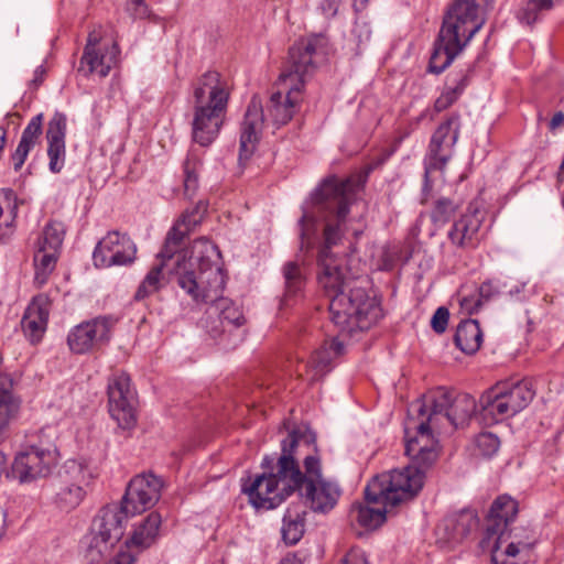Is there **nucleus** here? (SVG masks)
Wrapping results in <instances>:
<instances>
[{
    "label": "nucleus",
    "mask_w": 564,
    "mask_h": 564,
    "mask_svg": "<svg viewBox=\"0 0 564 564\" xmlns=\"http://www.w3.org/2000/svg\"><path fill=\"white\" fill-rule=\"evenodd\" d=\"M327 46L328 40L324 34H312L295 42L279 76V90L271 95L265 110L257 96L251 98L240 128V163L254 153L265 121L280 128L299 111L305 83L326 56Z\"/></svg>",
    "instance_id": "obj_1"
},
{
    "label": "nucleus",
    "mask_w": 564,
    "mask_h": 564,
    "mask_svg": "<svg viewBox=\"0 0 564 564\" xmlns=\"http://www.w3.org/2000/svg\"><path fill=\"white\" fill-rule=\"evenodd\" d=\"M354 191L351 178L339 180L336 176L325 178L316 187L310 198L302 205V217L299 220L301 249H310L324 223V246L318 254V284L330 301L333 295L344 293L358 280L345 275L340 260L330 253V248L341 238L346 217L349 213L350 196Z\"/></svg>",
    "instance_id": "obj_2"
},
{
    "label": "nucleus",
    "mask_w": 564,
    "mask_h": 564,
    "mask_svg": "<svg viewBox=\"0 0 564 564\" xmlns=\"http://www.w3.org/2000/svg\"><path fill=\"white\" fill-rule=\"evenodd\" d=\"M220 252L212 241L205 238L193 242L191 250L176 254L174 272L177 284L196 303H216L219 311L221 332L210 329L212 337L231 334L240 328L246 319L240 310L229 299L223 297L225 275L219 265Z\"/></svg>",
    "instance_id": "obj_3"
},
{
    "label": "nucleus",
    "mask_w": 564,
    "mask_h": 564,
    "mask_svg": "<svg viewBox=\"0 0 564 564\" xmlns=\"http://www.w3.org/2000/svg\"><path fill=\"white\" fill-rule=\"evenodd\" d=\"M417 414L420 422L410 420L404 429L405 453L411 458V464L373 477L367 485V495L371 499L402 503L413 499L422 490L426 471L438 456L434 433L444 430L430 424L429 413Z\"/></svg>",
    "instance_id": "obj_4"
},
{
    "label": "nucleus",
    "mask_w": 564,
    "mask_h": 564,
    "mask_svg": "<svg viewBox=\"0 0 564 564\" xmlns=\"http://www.w3.org/2000/svg\"><path fill=\"white\" fill-rule=\"evenodd\" d=\"M297 444L299 436L293 431L282 441V453L276 462L265 456L261 463L265 470L249 485L242 484V492L248 496L254 508L267 510L276 508L301 487L303 473L293 457V451Z\"/></svg>",
    "instance_id": "obj_5"
},
{
    "label": "nucleus",
    "mask_w": 564,
    "mask_h": 564,
    "mask_svg": "<svg viewBox=\"0 0 564 564\" xmlns=\"http://www.w3.org/2000/svg\"><path fill=\"white\" fill-rule=\"evenodd\" d=\"M494 0H454L447 9L443 24L430 58L431 73L441 74L468 45L473 36L485 24L481 9Z\"/></svg>",
    "instance_id": "obj_6"
},
{
    "label": "nucleus",
    "mask_w": 564,
    "mask_h": 564,
    "mask_svg": "<svg viewBox=\"0 0 564 564\" xmlns=\"http://www.w3.org/2000/svg\"><path fill=\"white\" fill-rule=\"evenodd\" d=\"M230 96L228 82L216 70H207L192 85V138L209 147L225 122Z\"/></svg>",
    "instance_id": "obj_7"
},
{
    "label": "nucleus",
    "mask_w": 564,
    "mask_h": 564,
    "mask_svg": "<svg viewBox=\"0 0 564 564\" xmlns=\"http://www.w3.org/2000/svg\"><path fill=\"white\" fill-rule=\"evenodd\" d=\"M330 319L340 333L352 335L369 329L382 316L379 299L360 285V281L329 302Z\"/></svg>",
    "instance_id": "obj_8"
},
{
    "label": "nucleus",
    "mask_w": 564,
    "mask_h": 564,
    "mask_svg": "<svg viewBox=\"0 0 564 564\" xmlns=\"http://www.w3.org/2000/svg\"><path fill=\"white\" fill-rule=\"evenodd\" d=\"M421 415L429 413V422L437 429L464 426L476 413L477 402L469 394H457L438 387L424 395L422 403L412 404Z\"/></svg>",
    "instance_id": "obj_9"
},
{
    "label": "nucleus",
    "mask_w": 564,
    "mask_h": 564,
    "mask_svg": "<svg viewBox=\"0 0 564 564\" xmlns=\"http://www.w3.org/2000/svg\"><path fill=\"white\" fill-rule=\"evenodd\" d=\"M518 511V502L507 495L499 496L490 507L482 543L491 550L492 564H517L519 547L509 542L508 527Z\"/></svg>",
    "instance_id": "obj_10"
},
{
    "label": "nucleus",
    "mask_w": 564,
    "mask_h": 564,
    "mask_svg": "<svg viewBox=\"0 0 564 564\" xmlns=\"http://www.w3.org/2000/svg\"><path fill=\"white\" fill-rule=\"evenodd\" d=\"M528 395L527 380L499 382L480 397L479 420L486 425H492L513 416L527 408Z\"/></svg>",
    "instance_id": "obj_11"
},
{
    "label": "nucleus",
    "mask_w": 564,
    "mask_h": 564,
    "mask_svg": "<svg viewBox=\"0 0 564 564\" xmlns=\"http://www.w3.org/2000/svg\"><path fill=\"white\" fill-rule=\"evenodd\" d=\"M303 480L297 491L301 492L305 505L315 513H327L333 510L341 497L339 484L322 475L321 459L316 455L304 458Z\"/></svg>",
    "instance_id": "obj_12"
},
{
    "label": "nucleus",
    "mask_w": 564,
    "mask_h": 564,
    "mask_svg": "<svg viewBox=\"0 0 564 564\" xmlns=\"http://www.w3.org/2000/svg\"><path fill=\"white\" fill-rule=\"evenodd\" d=\"M55 445H29L17 453L12 463V476L21 484H29L51 475L58 463Z\"/></svg>",
    "instance_id": "obj_13"
},
{
    "label": "nucleus",
    "mask_w": 564,
    "mask_h": 564,
    "mask_svg": "<svg viewBox=\"0 0 564 564\" xmlns=\"http://www.w3.org/2000/svg\"><path fill=\"white\" fill-rule=\"evenodd\" d=\"M108 404L111 417L122 429H131L137 423V395L130 378L124 372L113 373L108 382Z\"/></svg>",
    "instance_id": "obj_14"
},
{
    "label": "nucleus",
    "mask_w": 564,
    "mask_h": 564,
    "mask_svg": "<svg viewBox=\"0 0 564 564\" xmlns=\"http://www.w3.org/2000/svg\"><path fill=\"white\" fill-rule=\"evenodd\" d=\"M163 481L152 473L134 476L128 484L121 508L126 517H133L152 508L161 497Z\"/></svg>",
    "instance_id": "obj_15"
},
{
    "label": "nucleus",
    "mask_w": 564,
    "mask_h": 564,
    "mask_svg": "<svg viewBox=\"0 0 564 564\" xmlns=\"http://www.w3.org/2000/svg\"><path fill=\"white\" fill-rule=\"evenodd\" d=\"M460 130V117L452 115L433 133L425 162V176L433 170H443L453 155Z\"/></svg>",
    "instance_id": "obj_16"
},
{
    "label": "nucleus",
    "mask_w": 564,
    "mask_h": 564,
    "mask_svg": "<svg viewBox=\"0 0 564 564\" xmlns=\"http://www.w3.org/2000/svg\"><path fill=\"white\" fill-rule=\"evenodd\" d=\"M115 321L99 316L74 326L67 335V345L72 352L83 355L95 350L109 341Z\"/></svg>",
    "instance_id": "obj_17"
},
{
    "label": "nucleus",
    "mask_w": 564,
    "mask_h": 564,
    "mask_svg": "<svg viewBox=\"0 0 564 564\" xmlns=\"http://www.w3.org/2000/svg\"><path fill=\"white\" fill-rule=\"evenodd\" d=\"M135 253L137 246L128 235L110 231L97 243L93 260L97 268L127 265L134 261Z\"/></svg>",
    "instance_id": "obj_18"
},
{
    "label": "nucleus",
    "mask_w": 564,
    "mask_h": 564,
    "mask_svg": "<svg viewBox=\"0 0 564 564\" xmlns=\"http://www.w3.org/2000/svg\"><path fill=\"white\" fill-rule=\"evenodd\" d=\"M485 213L480 207L471 203L466 210L453 223L447 232V238L454 247L460 249L476 248L480 241L481 225Z\"/></svg>",
    "instance_id": "obj_19"
},
{
    "label": "nucleus",
    "mask_w": 564,
    "mask_h": 564,
    "mask_svg": "<svg viewBox=\"0 0 564 564\" xmlns=\"http://www.w3.org/2000/svg\"><path fill=\"white\" fill-rule=\"evenodd\" d=\"M207 212V203L199 200L192 210H186L167 232L163 249L158 254L159 259H172L177 252L184 238L189 231L200 224Z\"/></svg>",
    "instance_id": "obj_20"
},
{
    "label": "nucleus",
    "mask_w": 564,
    "mask_h": 564,
    "mask_svg": "<svg viewBox=\"0 0 564 564\" xmlns=\"http://www.w3.org/2000/svg\"><path fill=\"white\" fill-rule=\"evenodd\" d=\"M50 301L45 295H37L29 304L21 321V327L31 344L41 341L48 322Z\"/></svg>",
    "instance_id": "obj_21"
},
{
    "label": "nucleus",
    "mask_w": 564,
    "mask_h": 564,
    "mask_svg": "<svg viewBox=\"0 0 564 564\" xmlns=\"http://www.w3.org/2000/svg\"><path fill=\"white\" fill-rule=\"evenodd\" d=\"M119 53V46L116 43L105 50L84 48L78 73L85 77L97 76L105 78L117 64Z\"/></svg>",
    "instance_id": "obj_22"
},
{
    "label": "nucleus",
    "mask_w": 564,
    "mask_h": 564,
    "mask_svg": "<svg viewBox=\"0 0 564 564\" xmlns=\"http://www.w3.org/2000/svg\"><path fill=\"white\" fill-rule=\"evenodd\" d=\"M66 116L55 112L48 121L46 131L47 155L50 159V170L58 173L65 163V135H66Z\"/></svg>",
    "instance_id": "obj_23"
},
{
    "label": "nucleus",
    "mask_w": 564,
    "mask_h": 564,
    "mask_svg": "<svg viewBox=\"0 0 564 564\" xmlns=\"http://www.w3.org/2000/svg\"><path fill=\"white\" fill-rule=\"evenodd\" d=\"M22 399L14 390L12 378L0 381V443L8 435L10 425L20 416Z\"/></svg>",
    "instance_id": "obj_24"
},
{
    "label": "nucleus",
    "mask_w": 564,
    "mask_h": 564,
    "mask_svg": "<svg viewBox=\"0 0 564 564\" xmlns=\"http://www.w3.org/2000/svg\"><path fill=\"white\" fill-rule=\"evenodd\" d=\"M162 524V517L159 512L149 513L143 520L133 525L130 538L126 544L128 550L133 554V551L141 552L153 545L160 536V528Z\"/></svg>",
    "instance_id": "obj_25"
},
{
    "label": "nucleus",
    "mask_w": 564,
    "mask_h": 564,
    "mask_svg": "<svg viewBox=\"0 0 564 564\" xmlns=\"http://www.w3.org/2000/svg\"><path fill=\"white\" fill-rule=\"evenodd\" d=\"M365 497L367 505H355L351 509V517L367 530H373L380 527L386 521V516L389 508H393L399 503H390L383 499H371L365 489Z\"/></svg>",
    "instance_id": "obj_26"
},
{
    "label": "nucleus",
    "mask_w": 564,
    "mask_h": 564,
    "mask_svg": "<svg viewBox=\"0 0 564 564\" xmlns=\"http://www.w3.org/2000/svg\"><path fill=\"white\" fill-rule=\"evenodd\" d=\"M58 477L61 484H72L87 490L97 477V469L87 458H70L63 464Z\"/></svg>",
    "instance_id": "obj_27"
},
{
    "label": "nucleus",
    "mask_w": 564,
    "mask_h": 564,
    "mask_svg": "<svg viewBox=\"0 0 564 564\" xmlns=\"http://www.w3.org/2000/svg\"><path fill=\"white\" fill-rule=\"evenodd\" d=\"M122 508H105L94 519L90 531L115 544L122 535Z\"/></svg>",
    "instance_id": "obj_28"
},
{
    "label": "nucleus",
    "mask_w": 564,
    "mask_h": 564,
    "mask_svg": "<svg viewBox=\"0 0 564 564\" xmlns=\"http://www.w3.org/2000/svg\"><path fill=\"white\" fill-rule=\"evenodd\" d=\"M344 352V343L338 338L325 341L324 345L312 355L307 365V367L314 371L312 380H317L328 372L330 370L333 359L341 356Z\"/></svg>",
    "instance_id": "obj_29"
},
{
    "label": "nucleus",
    "mask_w": 564,
    "mask_h": 564,
    "mask_svg": "<svg viewBox=\"0 0 564 564\" xmlns=\"http://www.w3.org/2000/svg\"><path fill=\"white\" fill-rule=\"evenodd\" d=\"M469 75V68L448 74L445 88L434 104L437 112L446 110L460 97L468 85Z\"/></svg>",
    "instance_id": "obj_30"
},
{
    "label": "nucleus",
    "mask_w": 564,
    "mask_h": 564,
    "mask_svg": "<svg viewBox=\"0 0 564 564\" xmlns=\"http://www.w3.org/2000/svg\"><path fill=\"white\" fill-rule=\"evenodd\" d=\"M454 341L463 352L475 354L481 346L482 332L476 319L462 321L456 329Z\"/></svg>",
    "instance_id": "obj_31"
},
{
    "label": "nucleus",
    "mask_w": 564,
    "mask_h": 564,
    "mask_svg": "<svg viewBox=\"0 0 564 564\" xmlns=\"http://www.w3.org/2000/svg\"><path fill=\"white\" fill-rule=\"evenodd\" d=\"M479 519L476 511L471 509L462 510L445 520L446 529H451L449 539L459 541L466 538L469 533L477 530Z\"/></svg>",
    "instance_id": "obj_32"
},
{
    "label": "nucleus",
    "mask_w": 564,
    "mask_h": 564,
    "mask_svg": "<svg viewBox=\"0 0 564 564\" xmlns=\"http://www.w3.org/2000/svg\"><path fill=\"white\" fill-rule=\"evenodd\" d=\"M306 511L300 508H289L283 517L281 528L282 539L286 544H296L305 532Z\"/></svg>",
    "instance_id": "obj_33"
},
{
    "label": "nucleus",
    "mask_w": 564,
    "mask_h": 564,
    "mask_svg": "<svg viewBox=\"0 0 564 564\" xmlns=\"http://www.w3.org/2000/svg\"><path fill=\"white\" fill-rule=\"evenodd\" d=\"M59 253L44 249V247H35L34 250V282L44 285L51 273L54 271Z\"/></svg>",
    "instance_id": "obj_34"
},
{
    "label": "nucleus",
    "mask_w": 564,
    "mask_h": 564,
    "mask_svg": "<svg viewBox=\"0 0 564 564\" xmlns=\"http://www.w3.org/2000/svg\"><path fill=\"white\" fill-rule=\"evenodd\" d=\"M160 262L151 268L141 284L139 285L134 299L137 301L156 293L163 286V269L170 259H159Z\"/></svg>",
    "instance_id": "obj_35"
},
{
    "label": "nucleus",
    "mask_w": 564,
    "mask_h": 564,
    "mask_svg": "<svg viewBox=\"0 0 564 564\" xmlns=\"http://www.w3.org/2000/svg\"><path fill=\"white\" fill-rule=\"evenodd\" d=\"M65 235V228L62 223L50 221L39 236L35 247L59 253Z\"/></svg>",
    "instance_id": "obj_36"
},
{
    "label": "nucleus",
    "mask_w": 564,
    "mask_h": 564,
    "mask_svg": "<svg viewBox=\"0 0 564 564\" xmlns=\"http://www.w3.org/2000/svg\"><path fill=\"white\" fill-rule=\"evenodd\" d=\"M85 557L88 562L94 563L107 556L115 544L90 531L85 536Z\"/></svg>",
    "instance_id": "obj_37"
},
{
    "label": "nucleus",
    "mask_w": 564,
    "mask_h": 564,
    "mask_svg": "<svg viewBox=\"0 0 564 564\" xmlns=\"http://www.w3.org/2000/svg\"><path fill=\"white\" fill-rule=\"evenodd\" d=\"M200 167V159L194 152H189L184 162V195L188 198L198 188V172Z\"/></svg>",
    "instance_id": "obj_38"
},
{
    "label": "nucleus",
    "mask_w": 564,
    "mask_h": 564,
    "mask_svg": "<svg viewBox=\"0 0 564 564\" xmlns=\"http://www.w3.org/2000/svg\"><path fill=\"white\" fill-rule=\"evenodd\" d=\"M86 495V489L72 484H62L56 494V502L62 509L70 510L79 506Z\"/></svg>",
    "instance_id": "obj_39"
},
{
    "label": "nucleus",
    "mask_w": 564,
    "mask_h": 564,
    "mask_svg": "<svg viewBox=\"0 0 564 564\" xmlns=\"http://www.w3.org/2000/svg\"><path fill=\"white\" fill-rule=\"evenodd\" d=\"M283 276L285 280L286 296L296 294L303 285V273L300 265L290 261L283 267Z\"/></svg>",
    "instance_id": "obj_40"
},
{
    "label": "nucleus",
    "mask_w": 564,
    "mask_h": 564,
    "mask_svg": "<svg viewBox=\"0 0 564 564\" xmlns=\"http://www.w3.org/2000/svg\"><path fill=\"white\" fill-rule=\"evenodd\" d=\"M457 209V203L448 198H440L435 202L434 208L431 213L432 221L435 225H444L454 216Z\"/></svg>",
    "instance_id": "obj_41"
},
{
    "label": "nucleus",
    "mask_w": 564,
    "mask_h": 564,
    "mask_svg": "<svg viewBox=\"0 0 564 564\" xmlns=\"http://www.w3.org/2000/svg\"><path fill=\"white\" fill-rule=\"evenodd\" d=\"M475 453L484 457H491L495 455L500 446V441L497 435L490 432H484L476 436Z\"/></svg>",
    "instance_id": "obj_42"
},
{
    "label": "nucleus",
    "mask_w": 564,
    "mask_h": 564,
    "mask_svg": "<svg viewBox=\"0 0 564 564\" xmlns=\"http://www.w3.org/2000/svg\"><path fill=\"white\" fill-rule=\"evenodd\" d=\"M43 115L39 113L30 120V122L22 132L20 140L21 143L29 145L33 149V147L37 143L43 132Z\"/></svg>",
    "instance_id": "obj_43"
},
{
    "label": "nucleus",
    "mask_w": 564,
    "mask_h": 564,
    "mask_svg": "<svg viewBox=\"0 0 564 564\" xmlns=\"http://www.w3.org/2000/svg\"><path fill=\"white\" fill-rule=\"evenodd\" d=\"M352 37L358 47L365 46L371 39V29L365 21H356L351 31Z\"/></svg>",
    "instance_id": "obj_44"
},
{
    "label": "nucleus",
    "mask_w": 564,
    "mask_h": 564,
    "mask_svg": "<svg viewBox=\"0 0 564 564\" xmlns=\"http://www.w3.org/2000/svg\"><path fill=\"white\" fill-rule=\"evenodd\" d=\"M449 319V312L445 306H440L431 318V327L437 334L446 330Z\"/></svg>",
    "instance_id": "obj_45"
},
{
    "label": "nucleus",
    "mask_w": 564,
    "mask_h": 564,
    "mask_svg": "<svg viewBox=\"0 0 564 564\" xmlns=\"http://www.w3.org/2000/svg\"><path fill=\"white\" fill-rule=\"evenodd\" d=\"M340 564H368V560L361 549L351 547L343 557Z\"/></svg>",
    "instance_id": "obj_46"
},
{
    "label": "nucleus",
    "mask_w": 564,
    "mask_h": 564,
    "mask_svg": "<svg viewBox=\"0 0 564 564\" xmlns=\"http://www.w3.org/2000/svg\"><path fill=\"white\" fill-rule=\"evenodd\" d=\"M31 150H32L31 147L19 142L14 153L11 156V160H12L15 171H18L22 167V165L24 164Z\"/></svg>",
    "instance_id": "obj_47"
},
{
    "label": "nucleus",
    "mask_w": 564,
    "mask_h": 564,
    "mask_svg": "<svg viewBox=\"0 0 564 564\" xmlns=\"http://www.w3.org/2000/svg\"><path fill=\"white\" fill-rule=\"evenodd\" d=\"M481 305L480 297L465 296L460 300V307L468 314H474L478 311Z\"/></svg>",
    "instance_id": "obj_48"
},
{
    "label": "nucleus",
    "mask_w": 564,
    "mask_h": 564,
    "mask_svg": "<svg viewBox=\"0 0 564 564\" xmlns=\"http://www.w3.org/2000/svg\"><path fill=\"white\" fill-rule=\"evenodd\" d=\"M101 37H102V34H101L100 30H97V29L93 30L88 34L87 42H86V45L84 48L105 50L107 46H100Z\"/></svg>",
    "instance_id": "obj_49"
},
{
    "label": "nucleus",
    "mask_w": 564,
    "mask_h": 564,
    "mask_svg": "<svg viewBox=\"0 0 564 564\" xmlns=\"http://www.w3.org/2000/svg\"><path fill=\"white\" fill-rule=\"evenodd\" d=\"M496 293H498V288L497 285L491 282V281H487V282H484L480 286H479V297L480 300H485V301H488L490 300Z\"/></svg>",
    "instance_id": "obj_50"
},
{
    "label": "nucleus",
    "mask_w": 564,
    "mask_h": 564,
    "mask_svg": "<svg viewBox=\"0 0 564 564\" xmlns=\"http://www.w3.org/2000/svg\"><path fill=\"white\" fill-rule=\"evenodd\" d=\"M321 9L327 17H334L337 13L338 4L336 0H323Z\"/></svg>",
    "instance_id": "obj_51"
},
{
    "label": "nucleus",
    "mask_w": 564,
    "mask_h": 564,
    "mask_svg": "<svg viewBox=\"0 0 564 564\" xmlns=\"http://www.w3.org/2000/svg\"><path fill=\"white\" fill-rule=\"evenodd\" d=\"M132 4L134 7V15L137 18H145L148 15V6L143 0H132Z\"/></svg>",
    "instance_id": "obj_52"
},
{
    "label": "nucleus",
    "mask_w": 564,
    "mask_h": 564,
    "mask_svg": "<svg viewBox=\"0 0 564 564\" xmlns=\"http://www.w3.org/2000/svg\"><path fill=\"white\" fill-rule=\"evenodd\" d=\"M561 127H564V112L558 111V112L554 113V116L552 117V119L549 123V128H550V130L554 131Z\"/></svg>",
    "instance_id": "obj_53"
},
{
    "label": "nucleus",
    "mask_w": 564,
    "mask_h": 564,
    "mask_svg": "<svg viewBox=\"0 0 564 564\" xmlns=\"http://www.w3.org/2000/svg\"><path fill=\"white\" fill-rule=\"evenodd\" d=\"M44 74H45V69H44L43 66L36 67L35 70H34V77H33L31 83L35 87H37L43 82Z\"/></svg>",
    "instance_id": "obj_54"
},
{
    "label": "nucleus",
    "mask_w": 564,
    "mask_h": 564,
    "mask_svg": "<svg viewBox=\"0 0 564 564\" xmlns=\"http://www.w3.org/2000/svg\"><path fill=\"white\" fill-rule=\"evenodd\" d=\"M6 532V512L0 507V539L3 536Z\"/></svg>",
    "instance_id": "obj_55"
},
{
    "label": "nucleus",
    "mask_w": 564,
    "mask_h": 564,
    "mask_svg": "<svg viewBox=\"0 0 564 564\" xmlns=\"http://www.w3.org/2000/svg\"><path fill=\"white\" fill-rule=\"evenodd\" d=\"M280 564H301V561L296 556H285Z\"/></svg>",
    "instance_id": "obj_56"
},
{
    "label": "nucleus",
    "mask_w": 564,
    "mask_h": 564,
    "mask_svg": "<svg viewBox=\"0 0 564 564\" xmlns=\"http://www.w3.org/2000/svg\"><path fill=\"white\" fill-rule=\"evenodd\" d=\"M369 0H355V3L354 6L356 8H364L367 3H368Z\"/></svg>",
    "instance_id": "obj_57"
},
{
    "label": "nucleus",
    "mask_w": 564,
    "mask_h": 564,
    "mask_svg": "<svg viewBox=\"0 0 564 564\" xmlns=\"http://www.w3.org/2000/svg\"><path fill=\"white\" fill-rule=\"evenodd\" d=\"M11 195H12V193H11V192H6V193H3V196H4V198H6L8 202L10 200Z\"/></svg>",
    "instance_id": "obj_58"
}]
</instances>
